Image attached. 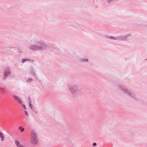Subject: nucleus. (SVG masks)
I'll use <instances>...</instances> for the list:
<instances>
[{"label": "nucleus", "mask_w": 147, "mask_h": 147, "mask_svg": "<svg viewBox=\"0 0 147 147\" xmlns=\"http://www.w3.org/2000/svg\"><path fill=\"white\" fill-rule=\"evenodd\" d=\"M32 44L29 47V49L32 51H44L49 48V46L47 45L44 41L34 38L32 40Z\"/></svg>", "instance_id": "obj_1"}, {"label": "nucleus", "mask_w": 147, "mask_h": 147, "mask_svg": "<svg viewBox=\"0 0 147 147\" xmlns=\"http://www.w3.org/2000/svg\"><path fill=\"white\" fill-rule=\"evenodd\" d=\"M119 88L125 94L128 95L130 97L138 101L139 99L137 97L136 93L134 91L128 89L124 86L122 85H119L118 86Z\"/></svg>", "instance_id": "obj_2"}, {"label": "nucleus", "mask_w": 147, "mask_h": 147, "mask_svg": "<svg viewBox=\"0 0 147 147\" xmlns=\"http://www.w3.org/2000/svg\"><path fill=\"white\" fill-rule=\"evenodd\" d=\"M69 90L74 97H78L79 95H81L83 93L82 90L78 89L77 86L74 85L71 86L69 88Z\"/></svg>", "instance_id": "obj_3"}, {"label": "nucleus", "mask_w": 147, "mask_h": 147, "mask_svg": "<svg viewBox=\"0 0 147 147\" xmlns=\"http://www.w3.org/2000/svg\"><path fill=\"white\" fill-rule=\"evenodd\" d=\"M31 142L34 145H36L38 144L39 142V139L36 132L33 129L31 130Z\"/></svg>", "instance_id": "obj_4"}, {"label": "nucleus", "mask_w": 147, "mask_h": 147, "mask_svg": "<svg viewBox=\"0 0 147 147\" xmlns=\"http://www.w3.org/2000/svg\"><path fill=\"white\" fill-rule=\"evenodd\" d=\"M131 36V34H129L124 36H117L115 37L114 36L113 40H125L127 38L130 36Z\"/></svg>", "instance_id": "obj_5"}, {"label": "nucleus", "mask_w": 147, "mask_h": 147, "mask_svg": "<svg viewBox=\"0 0 147 147\" xmlns=\"http://www.w3.org/2000/svg\"><path fill=\"white\" fill-rule=\"evenodd\" d=\"M11 69L9 67H7L5 70L3 75V80H5L11 75Z\"/></svg>", "instance_id": "obj_6"}, {"label": "nucleus", "mask_w": 147, "mask_h": 147, "mask_svg": "<svg viewBox=\"0 0 147 147\" xmlns=\"http://www.w3.org/2000/svg\"><path fill=\"white\" fill-rule=\"evenodd\" d=\"M13 98L16 100L19 104H22V102L21 99L18 96L13 95Z\"/></svg>", "instance_id": "obj_7"}, {"label": "nucleus", "mask_w": 147, "mask_h": 147, "mask_svg": "<svg viewBox=\"0 0 147 147\" xmlns=\"http://www.w3.org/2000/svg\"><path fill=\"white\" fill-rule=\"evenodd\" d=\"M30 73L32 74V76L35 78H37L36 74L35 73V71L33 68H31L30 70Z\"/></svg>", "instance_id": "obj_8"}, {"label": "nucleus", "mask_w": 147, "mask_h": 147, "mask_svg": "<svg viewBox=\"0 0 147 147\" xmlns=\"http://www.w3.org/2000/svg\"><path fill=\"white\" fill-rule=\"evenodd\" d=\"M79 61L83 63H88L89 62V60L87 58H80L79 59Z\"/></svg>", "instance_id": "obj_9"}, {"label": "nucleus", "mask_w": 147, "mask_h": 147, "mask_svg": "<svg viewBox=\"0 0 147 147\" xmlns=\"http://www.w3.org/2000/svg\"><path fill=\"white\" fill-rule=\"evenodd\" d=\"M103 37L109 39H110L113 40L114 36H109L107 35H105L103 36Z\"/></svg>", "instance_id": "obj_10"}, {"label": "nucleus", "mask_w": 147, "mask_h": 147, "mask_svg": "<svg viewBox=\"0 0 147 147\" xmlns=\"http://www.w3.org/2000/svg\"><path fill=\"white\" fill-rule=\"evenodd\" d=\"M0 136L1 139V141H3V140H4V134L3 133L1 132H0Z\"/></svg>", "instance_id": "obj_11"}, {"label": "nucleus", "mask_w": 147, "mask_h": 147, "mask_svg": "<svg viewBox=\"0 0 147 147\" xmlns=\"http://www.w3.org/2000/svg\"><path fill=\"white\" fill-rule=\"evenodd\" d=\"M15 143L17 147L20 144L19 142L17 140H15Z\"/></svg>", "instance_id": "obj_12"}, {"label": "nucleus", "mask_w": 147, "mask_h": 147, "mask_svg": "<svg viewBox=\"0 0 147 147\" xmlns=\"http://www.w3.org/2000/svg\"><path fill=\"white\" fill-rule=\"evenodd\" d=\"M26 61H31L32 62H34V61L33 60H31L29 58H25Z\"/></svg>", "instance_id": "obj_13"}, {"label": "nucleus", "mask_w": 147, "mask_h": 147, "mask_svg": "<svg viewBox=\"0 0 147 147\" xmlns=\"http://www.w3.org/2000/svg\"><path fill=\"white\" fill-rule=\"evenodd\" d=\"M138 26H140V27H146V26H147L146 25H145V24H139V25H138Z\"/></svg>", "instance_id": "obj_14"}, {"label": "nucleus", "mask_w": 147, "mask_h": 147, "mask_svg": "<svg viewBox=\"0 0 147 147\" xmlns=\"http://www.w3.org/2000/svg\"><path fill=\"white\" fill-rule=\"evenodd\" d=\"M29 106L31 110L32 111L34 110V109L33 108V105L30 103H29Z\"/></svg>", "instance_id": "obj_15"}, {"label": "nucleus", "mask_w": 147, "mask_h": 147, "mask_svg": "<svg viewBox=\"0 0 147 147\" xmlns=\"http://www.w3.org/2000/svg\"><path fill=\"white\" fill-rule=\"evenodd\" d=\"M27 82H31L33 81V79L32 78H29L26 80Z\"/></svg>", "instance_id": "obj_16"}, {"label": "nucleus", "mask_w": 147, "mask_h": 147, "mask_svg": "<svg viewBox=\"0 0 147 147\" xmlns=\"http://www.w3.org/2000/svg\"><path fill=\"white\" fill-rule=\"evenodd\" d=\"M19 129L21 130V132H23L24 130V128H22L21 127H19Z\"/></svg>", "instance_id": "obj_17"}, {"label": "nucleus", "mask_w": 147, "mask_h": 147, "mask_svg": "<svg viewBox=\"0 0 147 147\" xmlns=\"http://www.w3.org/2000/svg\"><path fill=\"white\" fill-rule=\"evenodd\" d=\"M24 113H25V114L28 117V112H27V111L26 110H25L24 111Z\"/></svg>", "instance_id": "obj_18"}, {"label": "nucleus", "mask_w": 147, "mask_h": 147, "mask_svg": "<svg viewBox=\"0 0 147 147\" xmlns=\"http://www.w3.org/2000/svg\"><path fill=\"white\" fill-rule=\"evenodd\" d=\"M22 104V106L24 108V109L25 110H26V107L25 105L24 104Z\"/></svg>", "instance_id": "obj_19"}, {"label": "nucleus", "mask_w": 147, "mask_h": 147, "mask_svg": "<svg viewBox=\"0 0 147 147\" xmlns=\"http://www.w3.org/2000/svg\"><path fill=\"white\" fill-rule=\"evenodd\" d=\"M25 58H24L23 59L22 61V63H24L26 61V60L25 59Z\"/></svg>", "instance_id": "obj_20"}, {"label": "nucleus", "mask_w": 147, "mask_h": 147, "mask_svg": "<svg viewBox=\"0 0 147 147\" xmlns=\"http://www.w3.org/2000/svg\"><path fill=\"white\" fill-rule=\"evenodd\" d=\"M4 90L3 88H0V92H4Z\"/></svg>", "instance_id": "obj_21"}, {"label": "nucleus", "mask_w": 147, "mask_h": 147, "mask_svg": "<svg viewBox=\"0 0 147 147\" xmlns=\"http://www.w3.org/2000/svg\"><path fill=\"white\" fill-rule=\"evenodd\" d=\"M97 145V144L96 143L94 142L92 146L93 147H95Z\"/></svg>", "instance_id": "obj_22"}, {"label": "nucleus", "mask_w": 147, "mask_h": 147, "mask_svg": "<svg viewBox=\"0 0 147 147\" xmlns=\"http://www.w3.org/2000/svg\"><path fill=\"white\" fill-rule=\"evenodd\" d=\"M17 147H25L24 146H23V145H22L21 144H20V145H19Z\"/></svg>", "instance_id": "obj_23"}, {"label": "nucleus", "mask_w": 147, "mask_h": 147, "mask_svg": "<svg viewBox=\"0 0 147 147\" xmlns=\"http://www.w3.org/2000/svg\"><path fill=\"white\" fill-rule=\"evenodd\" d=\"M34 111V112L36 114H37L38 113V111Z\"/></svg>", "instance_id": "obj_24"}, {"label": "nucleus", "mask_w": 147, "mask_h": 147, "mask_svg": "<svg viewBox=\"0 0 147 147\" xmlns=\"http://www.w3.org/2000/svg\"><path fill=\"white\" fill-rule=\"evenodd\" d=\"M5 49H8V50H9V49H8V48H4Z\"/></svg>", "instance_id": "obj_25"}, {"label": "nucleus", "mask_w": 147, "mask_h": 147, "mask_svg": "<svg viewBox=\"0 0 147 147\" xmlns=\"http://www.w3.org/2000/svg\"><path fill=\"white\" fill-rule=\"evenodd\" d=\"M145 60H147V58L146 59H145Z\"/></svg>", "instance_id": "obj_26"}]
</instances>
